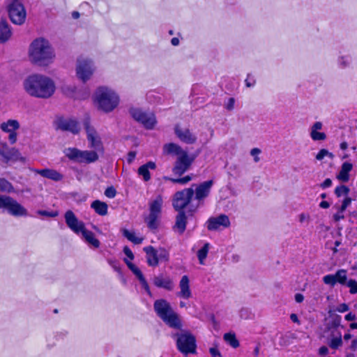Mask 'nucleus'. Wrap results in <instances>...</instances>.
Segmentation results:
<instances>
[{
    "mask_svg": "<svg viewBox=\"0 0 357 357\" xmlns=\"http://www.w3.org/2000/svg\"><path fill=\"white\" fill-rule=\"evenodd\" d=\"M116 195V190L113 186L106 188L105 190V195L108 198H114Z\"/></svg>",
    "mask_w": 357,
    "mask_h": 357,
    "instance_id": "8fccbe9b",
    "label": "nucleus"
},
{
    "mask_svg": "<svg viewBox=\"0 0 357 357\" xmlns=\"http://www.w3.org/2000/svg\"><path fill=\"white\" fill-rule=\"evenodd\" d=\"M350 190L349 187L344 185H340L335 188L334 193L337 197H340L342 196L348 197V194Z\"/></svg>",
    "mask_w": 357,
    "mask_h": 357,
    "instance_id": "79ce46f5",
    "label": "nucleus"
},
{
    "mask_svg": "<svg viewBox=\"0 0 357 357\" xmlns=\"http://www.w3.org/2000/svg\"><path fill=\"white\" fill-rule=\"evenodd\" d=\"M174 133L176 137L183 143L193 144L197 142V136L188 128H183L179 125L174 127Z\"/></svg>",
    "mask_w": 357,
    "mask_h": 357,
    "instance_id": "f3484780",
    "label": "nucleus"
},
{
    "mask_svg": "<svg viewBox=\"0 0 357 357\" xmlns=\"http://www.w3.org/2000/svg\"><path fill=\"white\" fill-rule=\"evenodd\" d=\"M328 156L331 158H333V154L329 152L328 150L325 149H321L316 155V159L317 160H321L324 158V157Z\"/></svg>",
    "mask_w": 357,
    "mask_h": 357,
    "instance_id": "a18cd8bd",
    "label": "nucleus"
},
{
    "mask_svg": "<svg viewBox=\"0 0 357 357\" xmlns=\"http://www.w3.org/2000/svg\"><path fill=\"white\" fill-rule=\"evenodd\" d=\"M0 155L4 158L6 162L12 160L21 161L25 160L24 158L20 157V153L16 149L9 148L6 143L0 145Z\"/></svg>",
    "mask_w": 357,
    "mask_h": 357,
    "instance_id": "a211bd4d",
    "label": "nucleus"
},
{
    "mask_svg": "<svg viewBox=\"0 0 357 357\" xmlns=\"http://www.w3.org/2000/svg\"><path fill=\"white\" fill-rule=\"evenodd\" d=\"M207 229L209 231H216L221 227L227 228L230 226L229 217L225 214H220L217 217H211L207 220Z\"/></svg>",
    "mask_w": 357,
    "mask_h": 357,
    "instance_id": "dca6fc26",
    "label": "nucleus"
},
{
    "mask_svg": "<svg viewBox=\"0 0 357 357\" xmlns=\"http://www.w3.org/2000/svg\"><path fill=\"white\" fill-rule=\"evenodd\" d=\"M163 152L165 154L176 155L177 157L188 153L186 151H184L179 145L173 142L165 144L163 146Z\"/></svg>",
    "mask_w": 357,
    "mask_h": 357,
    "instance_id": "a878e982",
    "label": "nucleus"
},
{
    "mask_svg": "<svg viewBox=\"0 0 357 357\" xmlns=\"http://www.w3.org/2000/svg\"><path fill=\"white\" fill-rule=\"evenodd\" d=\"M164 179L165 181H169L172 182L173 183H179L181 185H184V184L188 183L189 181H190L192 180V176L190 175H187L183 178H171L169 176H164Z\"/></svg>",
    "mask_w": 357,
    "mask_h": 357,
    "instance_id": "a19ab883",
    "label": "nucleus"
},
{
    "mask_svg": "<svg viewBox=\"0 0 357 357\" xmlns=\"http://www.w3.org/2000/svg\"><path fill=\"white\" fill-rule=\"evenodd\" d=\"M84 241L94 247L95 248H98L100 247V243L98 239L95 237V234L89 230H87L86 228L81 232Z\"/></svg>",
    "mask_w": 357,
    "mask_h": 357,
    "instance_id": "7c9ffc66",
    "label": "nucleus"
},
{
    "mask_svg": "<svg viewBox=\"0 0 357 357\" xmlns=\"http://www.w3.org/2000/svg\"><path fill=\"white\" fill-rule=\"evenodd\" d=\"M0 192L12 193L15 192L13 184L4 178H0Z\"/></svg>",
    "mask_w": 357,
    "mask_h": 357,
    "instance_id": "4c0bfd02",
    "label": "nucleus"
},
{
    "mask_svg": "<svg viewBox=\"0 0 357 357\" xmlns=\"http://www.w3.org/2000/svg\"><path fill=\"white\" fill-rule=\"evenodd\" d=\"M142 288L145 290V291L147 293V294L150 296V297H152V293L150 290V287H149V285L146 281V280L145 279L144 280H143L142 282H140Z\"/></svg>",
    "mask_w": 357,
    "mask_h": 357,
    "instance_id": "13d9d810",
    "label": "nucleus"
},
{
    "mask_svg": "<svg viewBox=\"0 0 357 357\" xmlns=\"http://www.w3.org/2000/svg\"><path fill=\"white\" fill-rule=\"evenodd\" d=\"M323 282L326 284L334 287L336 284L335 274H328L323 277Z\"/></svg>",
    "mask_w": 357,
    "mask_h": 357,
    "instance_id": "c03bdc74",
    "label": "nucleus"
},
{
    "mask_svg": "<svg viewBox=\"0 0 357 357\" xmlns=\"http://www.w3.org/2000/svg\"><path fill=\"white\" fill-rule=\"evenodd\" d=\"M12 32L8 22L1 19L0 20V42H6L11 36Z\"/></svg>",
    "mask_w": 357,
    "mask_h": 357,
    "instance_id": "c85d7f7f",
    "label": "nucleus"
},
{
    "mask_svg": "<svg viewBox=\"0 0 357 357\" xmlns=\"http://www.w3.org/2000/svg\"><path fill=\"white\" fill-rule=\"evenodd\" d=\"M347 287H349L350 294H357V281L354 279H349L347 283Z\"/></svg>",
    "mask_w": 357,
    "mask_h": 357,
    "instance_id": "49530a36",
    "label": "nucleus"
},
{
    "mask_svg": "<svg viewBox=\"0 0 357 357\" xmlns=\"http://www.w3.org/2000/svg\"><path fill=\"white\" fill-rule=\"evenodd\" d=\"M91 207L100 215L103 216L107 214L108 206L105 202L95 200L91 203Z\"/></svg>",
    "mask_w": 357,
    "mask_h": 357,
    "instance_id": "2f4dec72",
    "label": "nucleus"
},
{
    "mask_svg": "<svg viewBox=\"0 0 357 357\" xmlns=\"http://www.w3.org/2000/svg\"><path fill=\"white\" fill-rule=\"evenodd\" d=\"M174 333L172 337L176 339L177 349L183 354H195L196 352L197 344L195 335L189 331L183 330Z\"/></svg>",
    "mask_w": 357,
    "mask_h": 357,
    "instance_id": "39448f33",
    "label": "nucleus"
},
{
    "mask_svg": "<svg viewBox=\"0 0 357 357\" xmlns=\"http://www.w3.org/2000/svg\"><path fill=\"white\" fill-rule=\"evenodd\" d=\"M64 218L68 228L75 234H79L85 229L84 223L79 220L72 211H67L64 214Z\"/></svg>",
    "mask_w": 357,
    "mask_h": 357,
    "instance_id": "2eb2a0df",
    "label": "nucleus"
},
{
    "mask_svg": "<svg viewBox=\"0 0 357 357\" xmlns=\"http://www.w3.org/2000/svg\"><path fill=\"white\" fill-rule=\"evenodd\" d=\"M344 218V216L343 213H339V211L333 215V220L335 222H339L340 220H342Z\"/></svg>",
    "mask_w": 357,
    "mask_h": 357,
    "instance_id": "338daca9",
    "label": "nucleus"
},
{
    "mask_svg": "<svg viewBox=\"0 0 357 357\" xmlns=\"http://www.w3.org/2000/svg\"><path fill=\"white\" fill-rule=\"evenodd\" d=\"M8 135V140L11 144H14L17 142V132L16 130L11 131Z\"/></svg>",
    "mask_w": 357,
    "mask_h": 357,
    "instance_id": "bf43d9fd",
    "label": "nucleus"
},
{
    "mask_svg": "<svg viewBox=\"0 0 357 357\" xmlns=\"http://www.w3.org/2000/svg\"><path fill=\"white\" fill-rule=\"evenodd\" d=\"M122 232L123 236L134 244L138 245L142 243L143 241V238L136 236L135 233L133 231H130L126 229H123Z\"/></svg>",
    "mask_w": 357,
    "mask_h": 357,
    "instance_id": "f704fd0d",
    "label": "nucleus"
},
{
    "mask_svg": "<svg viewBox=\"0 0 357 357\" xmlns=\"http://www.w3.org/2000/svg\"><path fill=\"white\" fill-rule=\"evenodd\" d=\"M245 83L247 87H252L255 85L256 81L253 76L248 74L247 78L245 80Z\"/></svg>",
    "mask_w": 357,
    "mask_h": 357,
    "instance_id": "864d4df0",
    "label": "nucleus"
},
{
    "mask_svg": "<svg viewBox=\"0 0 357 357\" xmlns=\"http://www.w3.org/2000/svg\"><path fill=\"white\" fill-rule=\"evenodd\" d=\"M32 171L44 178L52 180L54 181H60L63 178V174L53 169H33Z\"/></svg>",
    "mask_w": 357,
    "mask_h": 357,
    "instance_id": "4be33fe9",
    "label": "nucleus"
},
{
    "mask_svg": "<svg viewBox=\"0 0 357 357\" xmlns=\"http://www.w3.org/2000/svg\"><path fill=\"white\" fill-rule=\"evenodd\" d=\"M235 99L234 98H229L227 102L225 105V108L228 111H231L234 108Z\"/></svg>",
    "mask_w": 357,
    "mask_h": 357,
    "instance_id": "6e6d98bb",
    "label": "nucleus"
},
{
    "mask_svg": "<svg viewBox=\"0 0 357 357\" xmlns=\"http://www.w3.org/2000/svg\"><path fill=\"white\" fill-rule=\"evenodd\" d=\"M209 352L212 357H220L221 354L216 347H211L209 349Z\"/></svg>",
    "mask_w": 357,
    "mask_h": 357,
    "instance_id": "e2e57ef3",
    "label": "nucleus"
},
{
    "mask_svg": "<svg viewBox=\"0 0 357 357\" xmlns=\"http://www.w3.org/2000/svg\"><path fill=\"white\" fill-rule=\"evenodd\" d=\"M163 199L161 195L156 196L155 199L149 203V214L145 219L147 227L151 229L158 227V218L162 212Z\"/></svg>",
    "mask_w": 357,
    "mask_h": 357,
    "instance_id": "6e6552de",
    "label": "nucleus"
},
{
    "mask_svg": "<svg viewBox=\"0 0 357 357\" xmlns=\"http://www.w3.org/2000/svg\"><path fill=\"white\" fill-rule=\"evenodd\" d=\"M31 61L40 66H46L53 61L54 53L50 42L44 38L32 41L29 49Z\"/></svg>",
    "mask_w": 357,
    "mask_h": 357,
    "instance_id": "f03ea898",
    "label": "nucleus"
},
{
    "mask_svg": "<svg viewBox=\"0 0 357 357\" xmlns=\"http://www.w3.org/2000/svg\"><path fill=\"white\" fill-rule=\"evenodd\" d=\"M213 185V180H208L200 183L195 189V199L201 201L207 197L211 192V189Z\"/></svg>",
    "mask_w": 357,
    "mask_h": 357,
    "instance_id": "412c9836",
    "label": "nucleus"
},
{
    "mask_svg": "<svg viewBox=\"0 0 357 357\" xmlns=\"http://www.w3.org/2000/svg\"><path fill=\"white\" fill-rule=\"evenodd\" d=\"M336 310L342 313L345 312L349 310V306L346 303H342L337 307Z\"/></svg>",
    "mask_w": 357,
    "mask_h": 357,
    "instance_id": "680f3d73",
    "label": "nucleus"
},
{
    "mask_svg": "<svg viewBox=\"0 0 357 357\" xmlns=\"http://www.w3.org/2000/svg\"><path fill=\"white\" fill-rule=\"evenodd\" d=\"M1 129L5 132H10L17 130L20 128V123L17 120L9 119L6 122H3L0 126Z\"/></svg>",
    "mask_w": 357,
    "mask_h": 357,
    "instance_id": "473e14b6",
    "label": "nucleus"
},
{
    "mask_svg": "<svg viewBox=\"0 0 357 357\" xmlns=\"http://www.w3.org/2000/svg\"><path fill=\"white\" fill-rule=\"evenodd\" d=\"M194 195L192 188H185L175 193L172 205L176 211H183Z\"/></svg>",
    "mask_w": 357,
    "mask_h": 357,
    "instance_id": "ddd939ff",
    "label": "nucleus"
},
{
    "mask_svg": "<svg viewBox=\"0 0 357 357\" xmlns=\"http://www.w3.org/2000/svg\"><path fill=\"white\" fill-rule=\"evenodd\" d=\"M158 259H163L165 261H168L169 260V252L166 249H165L163 248H160L158 251Z\"/></svg>",
    "mask_w": 357,
    "mask_h": 357,
    "instance_id": "de8ad7c7",
    "label": "nucleus"
},
{
    "mask_svg": "<svg viewBox=\"0 0 357 357\" xmlns=\"http://www.w3.org/2000/svg\"><path fill=\"white\" fill-rule=\"evenodd\" d=\"M153 284L158 288H162L167 291H172L174 287V283L172 279L164 274H159L153 278Z\"/></svg>",
    "mask_w": 357,
    "mask_h": 357,
    "instance_id": "aec40b11",
    "label": "nucleus"
},
{
    "mask_svg": "<svg viewBox=\"0 0 357 357\" xmlns=\"http://www.w3.org/2000/svg\"><path fill=\"white\" fill-rule=\"evenodd\" d=\"M177 211L178 213L176 217V222L174 229H176L180 234H182L186 228L187 217L183 211Z\"/></svg>",
    "mask_w": 357,
    "mask_h": 357,
    "instance_id": "bb28decb",
    "label": "nucleus"
},
{
    "mask_svg": "<svg viewBox=\"0 0 357 357\" xmlns=\"http://www.w3.org/2000/svg\"><path fill=\"white\" fill-rule=\"evenodd\" d=\"M123 253L130 259V260H132L134 259V255L132 252V250L128 247V246H125L123 248Z\"/></svg>",
    "mask_w": 357,
    "mask_h": 357,
    "instance_id": "052dcab7",
    "label": "nucleus"
},
{
    "mask_svg": "<svg viewBox=\"0 0 357 357\" xmlns=\"http://www.w3.org/2000/svg\"><path fill=\"white\" fill-rule=\"evenodd\" d=\"M341 334L338 337H333L328 342L329 347L333 349H337L342 345Z\"/></svg>",
    "mask_w": 357,
    "mask_h": 357,
    "instance_id": "37998d69",
    "label": "nucleus"
},
{
    "mask_svg": "<svg viewBox=\"0 0 357 357\" xmlns=\"http://www.w3.org/2000/svg\"><path fill=\"white\" fill-rule=\"evenodd\" d=\"M180 291L178 293V296L188 299L192 296L191 290L190 289V280L187 275L182 276L179 282Z\"/></svg>",
    "mask_w": 357,
    "mask_h": 357,
    "instance_id": "5701e85b",
    "label": "nucleus"
},
{
    "mask_svg": "<svg viewBox=\"0 0 357 357\" xmlns=\"http://www.w3.org/2000/svg\"><path fill=\"white\" fill-rule=\"evenodd\" d=\"M143 250L146 254L147 264L150 266H157L158 265V250H156L153 246L149 245L144 247Z\"/></svg>",
    "mask_w": 357,
    "mask_h": 357,
    "instance_id": "b1692460",
    "label": "nucleus"
},
{
    "mask_svg": "<svg viewBox=\"0 0 357 357\" xmlns=\"http://www.w3.org/2000/svg\"><path fill=\"white\" fill-rule=\"evenodd\" d=\"M23 84L24 90L31 96L44 99L50 98L56 89L51 78L40 74L29 75Z\"/></svg>",
    "mask_w": 357,
    "mask_h": 357,
    "instance_id": "f257e3e1",
    "label": "nucleus"
},
{
    "mask_svg": "<svg viewBox=\"0 0 357 357\" xmlns=\"http://www.w3.org/2000/svg\"><path fill=\"white\" fill-rule=\"evenodd\" d=\"M332 185V181L331 178H326L323 183L320 184V187L323 189L331 187Z\"/></svg>",
    "mask_w": 357,
    "mask_h": 357,
    "instance_id": "0e129e2a",
    "label": "nucleus"
},
{
    "mask_svg": "<svg viewBox=\"0 0 357 357\" xmlns=\"http://www.w3.org/2000/svg\"><path fill=\"white\" fill-rule=\"evenodd\" d=\"M68 335V331L63 330L61 331H57L54 333V338L56 340H63Z\"/></svg>",
    "mask_w": 357,
    "mask_h": 357,
    "instance_id": "603ef678",
    "label": "nucleus"
},
{
    "mask_svg": "<svg viewBox=\"0 0 357 357\" xmlns=\"http://www.w3.org/2000/svg\"><path fill=\"white\" fill-rule=\"evenodd\" d=\"M261 150L258 148H253L250 151V155L254 157V160L255 162H257L259 161L260 158H259L258 155L261 153Z\"/></svg>",
    "mask_w": 357,
    "mask_h": 357,
    "instance_id": "5fc2aeb1",
    "label": "nucleus"
},
{
    "mask_svg": "<svg viewBox=\"0 0 357 357\" xmlns=\"http://www.w3.org/2000/svg\"><path fill=\"white\" fill-rule=\"evenodd\" d=\"M95 101L99 109L108 113L118 106L119 97L112 89L101 86L96 91Z\"/></svg>",
    "mask_w": 357,
    "mask_h": 357,
    "instance_id": "20e7f679",
    "label": "nucleus"
},
{
    "mask_svg": "<svg viewBox=\"0 0 357 357\" xmlns=\"http://www.w3.org/2000/svg\"><path fill=\"white\" fill-rule=\"evenodd\" d=\"M351 63V57L349 55H342L338 56L337 64L339 68L345 69L349 68Z\"/></svg>",
    "mask_w": 357,
    "mask_h": 357,
    "instance_id": "e433bc0d",
    "label": "nucleus"
},
{
    "mask_svg": "<svg viewBox=\"0 0 357 357\" xmlns=\"http://www.w3.org/2000/svg\"><path fill=\"white\" fill-rule=\"evenodd\" d=\"M153 309L158 317L169 328L174 329L181 328L182 323L178 314L165 299L156 300L153 303Z\"/></svg>",
    "mask_w": 357,
    "mask_h": 357,
    "instance_id": "7ed1b4c3",
    "label": "nucleus"
},
{
    "mask_svg": "<svg viewBox=\"0 0 357 357\" xmlns=\"http://www.w3.org/2000/svg\"><path fill=\"white\" fill-rule=\"evenodd\" d=\"M350 349L355 351L357 350V339H354L350 345Z\"/></svg>",
    "mask_w": 357,
    "mask_h": 357,
    "instance_id": "774afa93",
    "label": "nucleus"
},
{
    "mask_svg": "<svg viewBox=\"0 0 357 357\" xmlns=\"http://www.w3.org/2000/svg\"><path fill=\"white\" fill-rule=\"evenodd\" d=\"M129 114L147 130H152L157 123L155 115L152 112H146L139 108L132 107L129 109Z\"/></svg>",
    "mask_w": 357,
    "mask_h": 357,
    "instance_id": "9d476101",
    "label": "nucleus"
},
{
    "mask_svg": "<svg viewBox=\"0 0 357 357\" xmlns=\"http://www.w3.org/2000/svg\"><path fill=\"white\" fill-rule=\"evenodd\" d=\"M353 165L349 162L342 165L341 169L337 176V178L342 182H347L349 180V172L352 169Z\"/></svg>",
    "mask_w": 357,
    "mask_h": 357,
    "instance_id": "c756f323",
    "label": "nucleus"
},
{
    "mask_svg": "<svg viewBox=\"0 0 357 357\" xmlns=\"http://www.w3.org/2000/svg\"><path fill=\"white\" fill-rule=\"evenodd\" d=\"M57 128L63 131H69L73 134H78L80 131L79 123L73 119H61L58 121Z\"/></svg>",
    "mask_w": 357,
    "mask_h": 357,
    "instance_id": "6ab92c4d",
    "label": "nucleus"
},
{
    "mask_svg": "<svg viewBox=\"0 0 357 357\" xmlns=\"http://www.w3.org/2000/svg\"><path fill=\"white\" fill-rule=\"evenodd\" d=\"M323 124L320 121L315 122L310 128V137L314 141H323L326 139V135L324 132H318L321 130Z\"/></svg>",
    "mask_w": 357,
    "mask_h": 357,
    "instance_id": "393cba45",
    "label": "nucleus"
},
{
    "mask_svg": "<svg viewBox=\"0 0 357 357\" xmlns=\"http://www.w3.org/2000/svg\"><path fill=\"white\" fill-rule=\"evenodd\" d=\"M341 320H342L341 316H340L338 314H334L332 317L331 326L333 328H337L341 324Z\"/></svg>",
    "mask_w": 357,
    "mask_h": 357,
    "instance_id": "3c124183",
    "label": "nucleus"
},
{
    "mask_svg": "<svg viewBox=\"0 0 357 357\" xmlns=\"http://www.w3.org/2000/svg\"><path fill=\"white\" fill-rule=\"evenodd\" d=\"M209 247L210 244L208 243H206L204 246L197 251V255L200 264H204V261L206 259L209 250Z\"/></svg>",
    "mask_w": 357,
    "mask_h": 357,
    "instance_id": "58836bf2",
    "label": "nucleus"
},
{
    "mask_svg": "<svg viewBox=\"0 0 357 357\" xmlns=\"http://www.w3.org/2000/svg\"><path fill=\"white\" fill-rule=\"evenodd\" d=\"M124 261L126 264L128 268L132 272V273L137 278L139 282H142L143 280H144L146 278H144L143 273L140 271V269L137 267L134 264L130 262L127 259H124Z\"/></svg>",
    "mask_w": 357,
    "mask_h": 357,
    "instance_id": "72a5a7b5",
    "label": "nucleus"
},
{
    "mask_svg": "<svg viewBox=\"0 0 357 357\" xmlns=\"http://www.w3.org/2000/svg\"><path fill=\"white\" fill-rule=\"evenodd\" d=\"M83 126L86 132L87 139L91 148L95 151L102 150V144L100 137L98 135L96 129L91 126L90 118L86 115L83 119Z\"/></svg>",
    "mask_w": 357,
    "mask_h": 357,
    "instance_id": "f8f14e48",
    "label": "nucleus"
},
{
    "mask_svg": "<svg viewBox=\"0 0 357 357\" xmlns=\"http://www.w3.org/2000/svg\"><path fill=\"white\" fill-rule=\"evenodd\" d=\"M328 354V349L326 346H322L319 349V354L321 356H326Z\"/></svg>",
    "mask_w": 357,
    "mask_h": 357,
    "instance_id": "69168bd1",
    "label": "nucleus"
},
{
    "mask_svg": "<svg viewBox=\"0 0 357 357\" xmlns=\"http://www.w3.org/2000/svg\"><path fill=\"white\" fill-rule=\"evenodd\" d=\"M94 70L95 67L92 60L84 57L77 59L76 66L77 76L83 82H86L90 79Z\"/></svg>",
    "mask_w": 357,
    "mask_h": 357,
    "instance_id": "9b49d317",
    "label": "nucleus"
},
{
    "mask_svg": "<svg viewBox=\"0 0 357 357\" xmlns=\"http://www.w3.org/2000/svg\"><path fill=\"white\" fill-rule=\"evenodd\" d=\"M8 16L11 22L17 25L24 23L26 12L22 0H11L8 5Z\"/></svg>",
    "mask_w": 357,
    "mask_h": 357,
    "instance_id": "1a4fd4ad",
    "label": "nucleus"
},
{
    "mask_svg": "<svg viewBox=\"0 0 357 357\" xmlns=\"http://www.w3.org/2000/svg\"><path fill=\"white\" fill-rule=\"evenodd\" d=\"M66 156L79 163H92L98 160V155L95 151H81L77 148H68L64 151Z\"/></svg>",
    "mask_w": 357,
    "mask_h": 357,
    "instance_id": "0eeeda50",
    "label": "nucleus"
},
{
    "mask_svg": "<svg viewBox=\"0 0 357 357\" xmlns=\"http://www.w3.org/2000/svg\"><path fill=\"white\" fill-rule=\"evenodd\" d=\"M225 341L228 343L233 348H237L239 347V342L236 339V335L233 333H227L224 335L223 337Z\"/></svg>",
    "mask_w": 357,
    "mask_h": 357,
    "instance_id": "ea45409f",
    "label": "nucleus"
},
{
    "mask_svg": "<svg viewBox=\"0 0 357 357\" xmlns=\"http://www.w3.org/2000/svg\"><path fill=\"white\" fill-rule=\"evenodd\" d=\"M108 263L109 264V265L113 268V269L115 271H116L118 273L121 272V268H120L119 264L117 261L109 259V260H108Z\"/></svg>",
    "mask_w": 357,
    "mask_h": 357,
    "instance_id": "4d7b16f0",
    "label": "nucleus"
},
{
    "mask_svg": "<svg viewBox=\"0 0 357 357\" xmlns=\"http://www.w3.org/2000/svg\"><path fill=\"white\" fill-rule=\"evenodd\" d=\"M37 213L42 216L55 218L58 215L57 211H47L45 210H39Z\"/></svg>",
    "mask_w": 357,
    "mask_h": 357,
    "instance_id": "09e8293b",
    "label": "nucleus"
},
{
    "mask_svg": "<svg viewBox=\"0 0 357 357\" xmlns=\"http://www.w3.org/2000/svg\"><path fill=\"white\" fill-rule=\"evenodd\" d=\"M336 284L339 283L342 285H346L349 280H347V271L345 269H339L335 274Z\"/></svg>",
    "mask_w": 357,
    "mask_h": 357,
    "instance_id": "c9c22d12",
    "label": "nucleus"
},
{
    "mask_svg": "<svg viewBox=\"0 0 357 357\" xmlns=\"http://www.w3.org/2000/svg\"><path fill=\"white\" fill-rule=\"evenodd\" d=\"M194 158L190 157L188 153L177 157L174 167L172 168V172L174 175L178 176H182L186 172L192 163L193 162Z\"/></svg>",
    "mask_w": 357,
    "mask_h": 357,
    "instance_id": "4468645a",
    "label": "nucleus"
},
{
    "mask_svg": "<svg viewBox=\"0 0 357 357\" xmlns=\"http://www.w3.org/2000/svg\"><path fill=\"white\" fill-rule=\"evenodd\" d=\"M156 165L154 162L149 161L140 166L137 170L138 174L143 177L144 181H149L151 179L150 169H155Z\"/></svg>",
    "mask_w": 357,
    "mask_h": 357,
    "instance_id": "cd10ccee",
    "label": "nucleus"
},
{
    "mask_svg": "<svg viewBox=\"0 0 357 357\" xmlns=\"http://www.w3.org/2000/svg\"><path fill=\"white\" fill-rule=\"evenodd\" d=\"M0 209L14 217L28 215L27 210L13 197L0 194Z\"/></svg>",
    "mask_w": 357,
    "mask_h": 357,
    "instance_id": "423d86ee",
    "label": "nucleus"
}]
</instances>
